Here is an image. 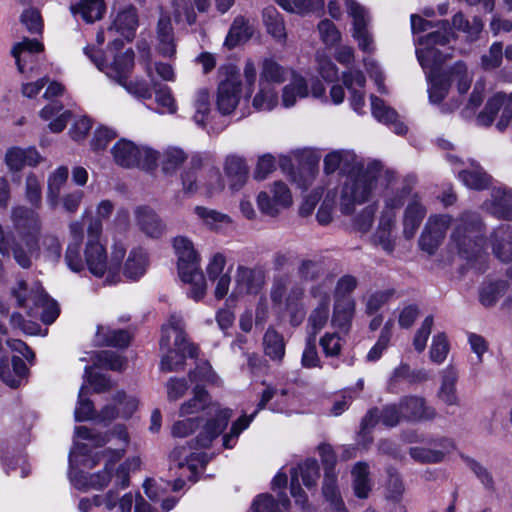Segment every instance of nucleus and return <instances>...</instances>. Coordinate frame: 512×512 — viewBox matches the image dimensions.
<instances>
[{
    "instance_id": "obj_14",
    "label": "nucleus",
    "mask_w": 512,
    "mask_h": 512,
    "mask_svg": "<svg viewBox=\"0 0 512 512\" xmlns=\"http://www.w3.org/2000/svg\"><path fill=\"white\" fill-rule=\"evenodd\" d=\"M332 286L333 280L328 278L311 288V295L317 301V306L308 318V331L313 338L325 327L328 321Z\"/></svg>"
},
{
    "instance_id": "obj_37",
    "label": "nucleus",
    "mask_w": 512,
    "mask_h": 512,
    "mask_svg": "<svg viewBox=\"0 0 512 512\" xmlns=\"http://www.w3.org/2000/svg\"><path fill=\"white\" fill-rule=\"evenodd\" d=\"M254 27L250 24L249 20L243 16L234 18L229 31L225 37L223 46L228 50L246 43L254 34Z\"/></svg>"
},
{
    "instance_id": "obj_3",
    "label": "nucleus",
    "mask_w": 512,
    "mask_h": 512,
    "mask_svg": "<svg viewBox=\"0 0 512 512\" xmlns=\"http://www.w3.org/2000/svg\"><path fill=\"white\" fill-rule=\"evenodd\" d=\"M13 221L21 240L13 247V255L16 262L23 268L31 265V260L42 253L47 260L57 261L61 256V245L53 235L41 237V247L37 244V234L40 222L37 214L24 207H18L13 211Z\"/></svg>"
},
{
    "instance_id": "obj_12",
    "label": "nucleus",
    "mask_w": 512,
    "mask_h": 512,
    "mask_svg": "<svg viewBox=\"0 0 512 512\" xmlns=\"http://www.w3.org/2000/svg\"><path fill=\"white\" fill-rule=\"evenodd\" d=\"M216 10L225 14L234 5L235 0H214ZM211 8V0H170L171 16L177 24L193 26L197 22V13L206 14Z\"/></svg>"
},
{
    "instance_id": "obj_34",
    "label": "nucleus",
    "mask_w": 512,
    "mask_h": 512,
    "mask_svg": "<svg viewBox=\"0 0 512 512\" xmlns=\"http://www.w3.org/2000/svg\"><path fill=\"white\" fill-rule=\"evenodd\" d=\"M27 367L19 356H12L9 359L0 361V378L9 387H18L27 375Z\"/></svg>"
},
{
    "instance_id": "obj_27",
    "label": "nucleus",
    "mask_w": 512,
    "mask_h": 512,
    "mask_svg": "<svg viewBox=\"0 0 512 512\" xmlns=\"http://www.w3.org/2000/svg\"><path fill=\"white\" fill-rule=\"evenodd\" d=\"M176 40L170 15L162 12L156 27V45L158 54L164 58H173L176 55Z\"/></svg>"
},
{
    "instance_id": "obj_42",
    "label": "nucleus",
    "mask_w": 512,
    "mask_h": 512,
    "mask_svg": "<svg viewBox=\"0 0 512 512\" xmlns=\"http://www.w3.org/2000/svg\"><path fill=\"white\" fill-rule=\"evenodd\" d=\"M188 153L181 147L168 146L160 154L161 171L166 176L175 175L188 160Z\"/></svg>"
},
{
    "instance_id": "obj_29",
    "label": "nucleus",
    "mask_w": 512,
    "mask_h": 512,
    "mask_svg": "<svg viewBox=\"0 0 512 512\" xmlns=\"http://www.w3.org/2000/svg\"><path fill=\"white\" fill-rule=\"evenodd\" d=\"M400 413L403 419L408 421L431 420L436 416L435 409L427 405L424 398L418 396L402 398Z\"/></svg>"
},
{
    "instance_id": "obj_17",
    "label": "nucleus",
    "mask_w": 512,
    "mask_h": 512,
    "mask_svg": "<svg viewBox=\"0 0 512 512\" xmlns=\"http://www.w3.org/2000/svg\"><path fill=\"white\" fill-rule=\"evenodd\" d=\"M241 99L240 76L233 67L226 69V78L219 83L216 105L223 115L231 114Z\"/></svg>"
},
{
    "instance_id": "obj_53",
    "label": "nucleus",
    "mask_w": 512,
    "mask_h": 512,
    "mask_svg": "<svg viewBox=\"0 0 512 512\" xmlns=\"http://www.w3.org/2000/svg\"><path fill=\"white\" fill-rule=\"evenodd\" d=\"M287 69L271 58L262 61L259 82L275 86L285 81Z\"/></svg>"
},
{
    "instance_id": "obj_4",
    "label": "nucleus",
    "mask_w": 512,
    "mask_h": 512,
    "mask_svg": "<svg viewBox=\"0 0 512 512\" xmlns=\"http://www.w3.org/2000/svg\"><path fill=\"white\" fill-rule=\"evenodd\" d=\"M203 412L206 416V423L197 437L200 447H208L226 428L232 410L223 408L219 403L213 402L207 391L200 385L193 389V397L183 402L179 408L181 417H188Z\"/></svg>"
},
{
    "instance_id": "obj_39",
    "label": "nucleus",
    "mask_w": 512,
    "mask_h": 512,
    "mask_svg": "<svg viewBox=\"0 0 512 512\" xmlns=\"http://www.w3.org/2000/svg\"><path fill=\"white\" fill-rule=\"evenodd\" d=\"M136 223L139 229L149 237H160L165 226L157 214L146 206L138 207L135 210Z\"/></svg>"
},
{
    "instance_id": "obj_19",
    "label": "nucleus",
    "mask_w": 512,
    "mask_h": 512,
    "mask_svg": "<svg viewBox=\"0 0 512 512\" xmlns=\"http://www.w3.org/2000/svg\"><path fill=\"white\" fill-rule=\"evenodd\" d=\"M502 110L501 120L497 126L504 129L512 117V93H496L486 103L483 111L479 113L476 122L480 126H489L494 121L496 114Z\"/></svg>"
},
{
    "instance_id": "obj_20",
    "label": "nucleus",
    "mask_w": 512,
    "mask_h": 512,
    "mask_svg": "<svg viewBox=\"0 0 512 512\" xmlns=\"http://www.w3.org/2000/svg\"><path fill=\"white\" fill-rule=\"evenodd\" d=\"M449 160L452 163L460 162L464 169L459 171L458 177L465 187L470 190H494L492 178L482 169L474 160H460L457 156L450 155Z\"/></svg>"
},
{
    "instance_id": "obj_48",
    "label": "nucleus",
    "mask_w": 512,
    "mask_h": 512,
    "mask_svg": "<svg viewBox=\"0 0 512 512\" xmlns=\"http://www.w3.org/2000/svg\"><path fill=\"white\" fill-rule=\"evenodd\" d=\"M147 266V253L142 248H134L124 264L123 274L130 280H136L145 274Z\"/></svg>"
},
{
    "instance_id": "obj_44",
    "label": "nucleus",
    "mask_w": 512,
    "mask_h": 512,
    "mask_svg": "<svg viewBox=\"0 0 512 512\" xmlns=\"http://www.w3.org/2000/svg\"><path fill=\"white\" fill-rule=\"evenodd\" d=\"M40 117L49 122L51 132L58 133L64 130L71 117L68 110L63 109V105L57 101L51 102L40 111Z\"/></svg>"
},
{
    "instance_id": "obj_56",
    "label": "nucleus",
    "mask_w": 512,
    "mask_h": 512,
    "mask_svg": "<svg viewBox=\"0 0 512 512\" xmlns=\"http://www.w3.org/2000/svg\"><path fill=\"white\" fill-rule=\"evenodd\" d=\"M259 89L255 94L252 105L257 111H271L279 102L278 92L275 86L258 84Z\"/></svg>"
},
{
    "instance_id": "obj_26",
    "label": "nucleus",
    "mask_w": 512,
    "mask_h": 512,
    "mask_svg": "<svg viewBox=\"0 0 512 512\" xmlns=\"http://www.w3.org/2000/svg\"><path fill=\"white\" fill-rule=\"evenodd\" d=\"M44 161V157L34 146H13L6 150L4 162L10 171L18 172L24 167H37Z\"/></svg>"
},
{
    "instance_id": "obj_52",
    "label": "nucleus",
    "mask_w": 512,
    "mask_h": 512,
    "mask_svg": "<svg viewBox=\"0 0 512 512\" xmlns=\"http://www.w3.org/2000/svg\"><path fill=\"white\" fill-rule=\"evenodd\" d=\"M304 295V289L299 285H292L290 282L288 293L284 299L286 309L291 314L290 322L292 325H299L305 316V311L301 300Z\"/></svg>"
},
{
    "instance_id": "obj_6",
    "label": "nucleus",
    "mask_w": 512,
    "mask_h": 512,
    "mask_svg": "<svg viewBox=\"0 0 512 512\" xmlns=\"http://www.w3.org/2000/svg\"><path fill=\"white\" fill-rule=\"evenodd\" d=\"M10 296L28 316L40 317L46 324L54 322L59 315L57 303L45 293L38 281L18 280L10 288Z\"/></svg>"
},
{
    "instance_id": "obj_24",
    "label": "nucleus",
    "mask_w": 512,
    "mask_h": 512,
    "mask_svg": "<svg viewBox=\"0 0 512 512\" xmlns=\"http://www.w3.org/2000/svg\"><path fill=\"white\" fill-rule=\"evenodd\" d=\"M138 407V400L132 396H126L122 392H118L113 398V403L105 405L100 413L95 417L99 423H110L118 416L124 418L130 417Z\"/></svg>"
},
{
    "instance_id": "obj_10",
    "label": "nucleus",
    "mask_w": 512,
    "mask_h": 512,
    "mask_svg": "<svg viewBox=\"0 0 512 512\" xmlns=\"http://www.w3.org/2000/svg\"><path fill=\"white\" fill-rule=\"evenodd\" d=\"M344 8L352 18V37L357 42L359 49L363 52L374 51V40L368 29L370 17L364 7L353 0H330L328 12L336 20L340 19Z\"/></svg>"
},
{
    "instance_id": "obj_55",
    "label": "nucleus",
    "mask_w": 512,
    "mask_h": 512,
    "mask_svg": "<svg viewBox=\"0 0 512 512\" xmlns=\"http://www.w3.org/2000/svg\"><path fill=\"white\" fill-rule=\"evenodd\" d=\"M192 106L194 121L198 125H205L211 112L210 93L207 88H199L194 92Z\"/></svg>"
},
{
    "instance_id": "obj_30",
    "label": "nucleus",
    "mask_w": 512,
    "mask_h": 512,
    "mask_svg": "<svg viewBox=\"0 0 512 512\" xmlns=\"http://www.w3.org/2000/svg\"><path fill=\"white\" fill-rule=\"evenodd\" d=\"M493 253L503 263L509 265L507 274L512 278V227L501 225L492 234Z\"/></svg>"
},
{
    "instance_id": "obj_11",
    "label": "nucleus",
    "mask_w": 512,
    "mask_h": 512,
    "mask_svg": "<svg viewBox=\"0 0 512 512\" xmlns=\"http://www.w3.org/2000/svg\"><path fill=\"white\" fill-rule=\"evenodd\" d=\"M122 42L119 39H113L109 45L104 59H100L94 48L87 46L84 53L91 59L96 67L104 72L108 77L122 83L134 65V52L132 49L122 51L120 46Z\"/></svg>"
},
{
    "instance_id": "obj_28",
    "label": "nucleus",
    "mask_w": 512,
    "mask_h": 512,
    "mask_svg": "<svg viewBox=\"0 0 512 512\" xmlns=\"http://www.w3.org/2000/svg\"><path fill=\"white\" fill-rule=\"evenodd\" d=\"M342 81L350 93V103L355 112L363 113L365 106V83L366 79L360 70H349L342 74Z\"/></svg>"
},
{
    "instance_id": "obj_1",
    "label": "nucleus",
    "mask_w": 512,
    "mask_h": 512,
    "mask_svg": "<svg viewBox=\"0 0 512 512\" xmlns=\"http://www.w3.org/2000/svg\"><path fill=\"white\" fill-rule=\"evenodd\" d=\"M129 444L124 426H116L109 435H100L87 427L75 429L74 447L69 454V478L78 490L101 489L112 478L111 471Z\"/></svg>"
},
{
    "instance_id": "obj_45",
    "label": "nucleus",
    "mask_w": 512,
    "mask_h": 512,
    "mask_svg": "<svg viewBox=\"0 0 512 512\" xmlns=\"http://www.w3.org/2000/svg\"><path fill=\"white\" fill-rule=\"evenodd\" d=\"M73 15H80L86 23H93L103 18L106 12L104 0H79L71 5Z\"/></svg>"
},
{
    "instance_id": "obj_62",
    "label": "nucleus",
    "mask_w": 512,
    "mask_h": 512,
    "mask_svg": "<svg viewBox=\"0 0 512 512\" xmlns=\"http://www.w3.org/2000/svg\"><path fill=\"white\" fill-rule=\"evenodd\" d=\"M289 508L290 501L287 497L276 503L272 496L267 494L259 495L252 504L253 512H289Z\"/></svg>"
},
{
    "instance_id": "obj_5",
    "label": "nucleus",
    "mask_w": 512,
    "mask_h": 512,
    "mask_svg": "<svg viewBox=\"0 0 512 512\" xmlns=\"http://www.w3.org/2000/svg\"><path fill=\"white\" fill-rule=\"evenodd\" d=\"M162 358L160 369L164 372H177L184 368L187 357L197 356V347L189 343L183 330L182 318L176 314L163 324L160 338Z\"/></svg>"
},
{
    "instance_id": "obj_22",
    "label": "nucleus",
    "mask_w": 512,
    "mask_h": 512,
    "mask_svg": "<svg viewBox=\"0 0 512 512\" xmlns=\"http://www.w3.org/2000/svg\"><path fill=\"white\" fill-rule=\"evenodd\" d=\"M43 44L36 39L23 38L16 42L11 49L18 71L21 74L33 72L37 56L43 52Z\"/></svg>"
},
{
    "instance_id": "obj_18",
    "label": "nucleus",
    "mask_w": 512,
    "mask_h": 512,
    "mask_svg": "<svg viewBox=\"0 0 512 512\" xmlns=\"http://www.w3.org/2000/svg\"><path fill=\"white\" fill-rule=\"evenodd\" d=\"M319 476L318 463L313 459L305 460L291 471L290 492L297 504L304 507L307 502V496L300 487L299 479H302L307 488H312L316 486Z\"/></svg>"
},
{
    "instance_id": "obj_50",
    "label": "nucleus",
    "mask_w": 512,
    "mask_h": 512,
    "mask_svg": "<svg viewBox=\"0 0 512 512\" xmlns=\"http://www.w3.org/2000/svg\"><path fill=\"white\" fill-rule=\"evenodd\" d=\"M194 211L210 230L224 231L233 225V220L230 216L216 210L196 206Z\"/></svg>"
},
{
    "instance_id": "obj_41",
    "label": "nucleus",
    "mask_w": 512,
    "mask_h": 512,
    "mask_svg": "<svg viewBox=\"0 0 512 512\" xmlns=\"http://www.w3.org/2000/svg\"><path fill=\"white\" fill-rule=\"evenodd\" d=\"M458 379L457 370L453 366H447L442 371V381L437 393L439 400L446 406H459L460 399L456 392Z\"/></svg>"
},
{
    "instance_id": "obj_63",
    "label": "nucleus",
    "mask_w": 512,
    "mask_h": 512,
    "mask_svg": "<svg viewBox=\"0 0 512 512\" xmlns=\"http://www.w3.org/2000/svg\"><path fill=\"white\" fill-rule=\"evenodd\" d=\"M355 161V154L348 150H337L330 152L324 158V169L327 173H332L338 168L346 167Z\"/></svg>"
},
{
    "instance_id": "obj_61",
    "label": "nucleus",
    "mask_w": 512,
    "mask_h": 512,
    "mask_svg": "<svg viewBox=\"0 0 512 512\" xmlns=\"http://www.w3.org/2000/svg\"><path fill=\"white\" fill-rule=\"evenodd\" d=\"M393 223V215L390 212H387L382 216L375 234V242L378 243L386 252H391L394 248V242L391 235Z\"/></svg>"
},
{
    "instance_id": "obj_7",
    "label": "nucleus",
    "mask_w": 512,
    "mask_h": 512,
    "mask_svg": "<svg viewBox=\"0 0 512 512\" xmlns=\"http://www.w3.org/2000/svg\"><path fill=\"white\" fill-rule=\"evenodd\" d=\"M173 248L177 256L179 278L190 284L188 296L194 301H200L206 295L207 282L199 266V254L192 241L184 236L174 238Z\"/></svg>"
},
{
    "instance_id": "obj_13",
    "label": "nucleus",
    "mask_w": 512,
    "mask_h": 512,
    "mask_svg": "<svg viewBox=\"0 0 512 512\" xmlns=\"http://www.w3.org/2000/svg\"><path fill=\"white\" fill-rule=\"evenodd\" d=\"M173 466L170 470L177 469L175 474L178 476L173 483V490L178 491L186 483V480L194 482L199 468H202L206 462V455L202 452H191L187 447H178L171 453Z\"/></svg>"
},
{
    "instance_id": "obj_15",
    "label": "nucleus",
    "mask_w": 512,
    "mask_h": 512,
    "mask_svg": "<svg viewBox=\"0 0 512 512\" xmlns=\"http://www.w3.org/2000/svg\"><path fill=\"white\" fill-rule=\"evenodd\" d=\"M266 282L265 273L258 268L239 265L234 277V286L228 302H234L245 295H257Z\"/></svg>"
},
{
    "instance_id": "obj_31",
    "label": "nucleus",
    "mask_w": 512,
    "mask_h": 512,
    "mask_svg": "<svg viewBox=\"0 0 512 512\" xmlns=\"http://www.w3.org/2000/svg\"><path fill=\"white\" fill-rule=\"evenodd\" d=\"M453 450V441L444 438L434 443L431 448L413 447L410 449L409 454L415 461L420 463H438Z\"/></svg>"
},
{
    "instance_id": "obj_47",
    "label": "nucleus",
    "mask_w": 512,
    "mask_h": 512,
    "mask_svg": "<svg viewBox=\"0 0 512 512\" xmlns=\"http://www.w3.org/2000/svg\"><path fill=\"white\" fill-rule=\"evenodd\" d=\"M131 335L128 331L122 329H112L109 326L99 325L95 334L97 345L126 347L129 345Z\"/></svg>"
},
{
    "instance_id": "obj_64",
    "label": "nucleus",
    "mask_w": 512,
    "mask_h": 512,
    "mask_svg": "<svg viewBox=\"0 0 512 512\" xmlns=\"http://www.w3.org/2000/svg\"><path fill=\"white\" fill-rule=\"evenodd\" d=\"M393 329V320L389 319L383 329L381 330L380 336L375 345L370 349L366 358L370 362L377 361L381 358L383 352L388 348Z\"/></svg>"
},
{
    "instance_id": "obj_9",
    "label": "nucleus",
    "mask_w": 512,
    "mask_h": 512,
    "mask_svg": "<svg viewBox=\"0 0 512 512\" xmlns=\"http://www.w3.org/2000/svg\"><path fill=\"white\" fill-rule=\"evenodd\" d=\"M482 222L477 213H463L456 219L450 237V248L470 260L482 249Z\"/></svg>"
},
{
    "instance_id": "obj_35",
    "label": "nucleus",
    "mask_w": 512,
    "mask_h": 512,
    "mask_svg": "<svg viewBox=\"0 0 512 512\" xmlns=\"http://www.w3.org/2000/svg\"><path fill=\"white\" fill-rule=\"evenodd\" d=\"M255 201L260 213L269 217L277 216L293 203L291 194H257Z\"/></svg>"
},
{
    "instance_id": "obj_58",
    "label": "nucleus",
    "mask_w": 512,
    "mask_h": 512,
    "mask_svg": "<svg viewBox=\"0 0 512 512\" xmlns=\"http://www.w3.org/2000/svg\"><path fill=\"white\" fill-rule=\"evenodd\" d=\"M289 13L306 15L323 7L324 0H274Z\"/></svg>"
},
{
    "instance_id": "obj_46",
    "label": "nucleus",
    "mask_w": 512,
    "mask_h": 512,
    "mask_svg": "<svg viewBox=\"0 0 512 512\" xmlns=\"http://www.w3.org/2000/svg\"><path fill=\"white\" fill-rule=\"evenodd\" d=\"M225 172L230 188L234 190L241 189L248 179V167L245 160L239 156L227 157Z\"/></svg>"
},
{
    "instance_id": "obj_51",
    "label": "nucleus",
    "mask_w": 512,
    "mask_h": 512,
    "mask_svg": "<svg viewBox=\"0 0 512 512\" xmlns=\"http://www.w3.org/2000/svg\"><path fill=\"white\" fill-rule=\"evenodd\" d=\"M263 349L270 360L280 363L285 356L283 336L273 327H269L263 336Z\"/></svg>"
},
{
    "instance_id": "obj_36",
    "label": "nucleus",
    "mask_w": 512,
    "mask_h": 512,
    "mask_svg": "<svg viewBox=\"0 0 512 512\" xmlns=\"http://www.w3.org/2000/svg\"><path fill=\"white\" fill-rule=\"evenodd\" d=\"M401 420H404L400 413V403L390 404L385 406L379 414L376 409L370 410L363 418L361 423V431L364 433L369 428L373 427L378 421L384 425L393 427L396 426Z\"/></svg>"
},
{
    "instance_id": "obj_40",
    "label": "nucleus",
    "mask_w": 512,
    "mask_h": 512,
    "mask_svg": "<svg viewBox=\"0 0 512 512\" xmlns=\"http://www.w3.org/2000/svg\"><path fill=\"white\" fill-rule=\"evenodd\" d=\"M371 99V111L374 118L384 124L392 125L393 131L402 135L406 133L407 127L400 121H398V114L395 110L385 105L383 100L372 95Z\"/></svg>"
},
{
    "instance_id": "obj_38",
    "label": "nucleus",
    "mask_w": 512,
    "mask_h": 512,
    "mask_svg": "<svg viewBox=\"0 0 512 512\" xmlns=\"http://www.w3.org/2000/svg\"><path fill=\"white\" fill-rule=\"evenodd\" d=\"M181 181L185 192H193L194 190L198 189H206L212 191L225 188L221 174L218 170L209 171L207 180L203 184H199L193 170H184L181 173Z\"/></svg>"
},
{
    "instance_id": "obj_33",
    "label": "nucleus",
    "mask_w": 512,
    "mask_h": 512,
    "mask_svg": "<svg viewBox=\"0 0 512 512\" xmlns=\"http://www.w3.org/2000/svg\"><path fill=\"white\" fill-rule=\"evenodd\" d=\"M72 241L68 244L65 253V262L73 272H80L84 269V262L81 255V241L83 226L79 222H73L69 226Z\"/></svg>"
},
{
    "instance_id": "obj_43",
    "label": "nucleus",
    "mask_w": 512,
    "mask_h": 512,
    "mask_svg": "<svg viewBox=\"0 0 512 512\" xmlns=\"http://www.w3.org/2000/svg\"><path fill=\"white\" fill-rule=\"evenodd\" d=\"M355 312V301L352 297L335 298L332 325L341 331H347Z\"/></svg>"
},
{
    "instance_id": "obj_21",
    "label": "nucleus",
    "mask_w": 512,
    "mask_h": 512,
    "mask_svg": "<svg viewBox=\"0 0 512 512\" xmlns=\"http://www.w3.org/2000/svg\"><path fill=\"white\" fill-rule=\"evenodd\" d=\"M286 393L287 391L285 389L277 390L276 388L267 386L261 395L257 409L251 415L248 416L244 414L232 423L230 432L223 437V446L225 448H233L239 435L249 427L256 414L262 410L274 396L278 394L284 396Z\"/></svg>"
},
{
    "instance_id": "obj_57",
    "label": "nucleus",
    "mask_w": 512,
    "mask_h": 512,
    "mask_svg": "<svg viewBox=\"0 0 512 512\" xmlns=\"http://www.w3.org/2000/svg\"><path fill=\"white\" fill-rule=\"evenodd\" d=\"M352 477L355 495L358 498H367L372 486L368 465L364 462H358L352 470Z\"/></svg>"
},
{
    "instance_id": "obj_60",
    "label": "nucleus",
    "mask_w": 512,
    "mask_h": 512,
    "mask_svg": "<svg viewBox=\"0 0 512 512\" xmlns=\"http://www.w3.org/2000/svg\"><path fill=\"white\" fill-rule=\"evenodd\" d=\"M150 81L142 78H136L128 81L127 78L120 83L125 90L133 96L141 99H150L152 97L153 90L157 87L158 83L153 77H149Z\"/></svg>"
},
{
    "instance_id": "obj_8",
    "label": "nucleus",
    "mask_w": 512,
    "mask_h": 512,
    "mask_svg": "<svg viewBox=\"0 0 512 512\" xmlns=\"http://www.w3.org/2000/svg\"><path fill=\"white\" fill-rule=\"evenodd\" d=\"M126 254V248L122 244H114L110 258L100 240L88 239L84 256L89 272L95 277H104L106 284H115L120 281V266Z\"/></svg>"
},
{
    "instance_id": "obj_25",
    "label": "nucleus",
    "mask_w": 512,
    "mask_h": 512,
    "mask_svg": "<svg viewBox=\"0 0 512 512\" xmlns=\"http://www.w3.org/2000/svg\"><path fill=\"white\" fill-rule=\"evenodd\" d=\"M138 27V15L136 9L132 6H127L119 10L112 20V24L107 30L108 37L113 42L117 39L115 34L119 35L126 41H131Z\"/></svg>"
},
{
    "instance_id": "obj_23",
    "label": "nucleus",
    "mask_w": 512,
    "mask_h": 512,
    "mask_svg": "<svg viewBox=\"0 0 512 512\" xmlns=\"http://www.w3.org/2000/svg\"><path fill=\"white\" fill-rule=\"evenodd\" d=\"M450 222L448 215L430 216L420 238L421 249L433 254L444 239Z\"/></svg>"
},
{
    "instance_id": "obj_49",
    "label": "nucleus",
    "mask_w": 512,
    "mask_h": 512,
    "mask_svg": "<svg viewBox=\"0 0 512 512\" xmlns=\"http://www.w3.org/2000/svg\"><path fill=\"white\" fill-rule=\"evenodd\" d=\"M262 20L267 32L274 39L279 42H285L287 37L285 23L282 15L274 6L270 5L263 9Z\"/></svg>"
},
{
    "instance_id": "obj_2",
    "label": "nucleus",
    "mask_w": 512,
    "mask_h": 512,
    "mask_svg": "<svg viewBox=\"0 0 512 512\" xmlns=\"http://www.w3.org/2000/svg\"><path fill=\"white\" fill-rule=\"evenodd\" d=\"M452 35L448 23L442 22L438 30L417 39L422 46L416 49L417 58L427 75L429 100L434 104L440 103L447 96L451 83L456 84L460 94H465L472 83V73L463 62H456L447 73H438V67L445 57L436 46L449 43Z\"/></svg>"
},
{
    "instance_id": "obj_54",
    "label": "nucleus",
    "mask_w": 512,
    "mask_h": 512,
    "mask_svg": "<svg viewBox=\"0 0 512 512\" xmlns=\"http://www.w3.org/2000/svg\"><path fill=\"white\" fill-rule=\"evenodd\" d=\"M138 147L131 141L119 140L112 148L114 161L123 167H134L137 164Z\"/></svg>"
},
{
    "instance_id": "obj_16",
    "label": "nucleus",
    "mask_w": 512,
    "mask_h": 512,
    "mask_svg": "<svg viewBox=\"0 0 512 512\" xmlns=\"http://www.w3.org/2000/svg\"><path fill=\"white\" fill-rule=\"evenodd\" d=\"M315 98L323 97L325 88L320 81H314L309 89L307 80L301 74L293 72L288 83L283 86L281 103L285 108L293 107L298 100L307 98L309 94Z\"/></svg>"
},
{
    "instance_id": "obj_59",
    "label": "nucleus",
    "mask_w": 512,
    "mask_h": 512,
    "mask_svg": "<svg viewBox=\"0 0 512 512\" xmlns=\"http://www.w3.org/2000/svg\"><path fill=\"white\" fill-rule=\"evenodd\" d=\"M425 214L426 210L418 202H413L407 206L404 216V234L407 238L414 236Z\"/></svg>"
},
{
    "instance_id": "obj_32",
    "label": "nucleus",
    "mask_w": 512,
    "mask_h": 512,
    "mask_svg": "<svg viewBox=\"0 0 512 512\" xmlns=\"http://www.w3.org/2000/svg\"><path fill=\"white\" fill-rule=\"evenodd\" d=\"M388 175L387 170H383L377 165H371L354 179L355 184L351 192H371L381 189ZM349 179L353 180V175H350Z\"/></svg>"
}]
</instances>
